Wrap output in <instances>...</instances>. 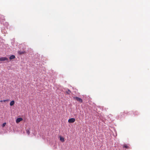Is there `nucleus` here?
<instances>
[{
  "label": "nucleus",
  "instance_id": "nucleus-10",
  "mask_svg": "<svg viewBox=\"0 0 150 150\" xmlns=\"http://www.w3.org/2000/svg\"><path fill=\"white\" fill-rule=\"evenodd\" d=\"M71 92L70 91L69 89H68V91L66 92V93L67 94H70V93H71Z\"/></svg>",
  "mask_w": 150,
  "mask_h": 150
},
{
  "label": "nucleus",
  "instance_id": "nucleus-2",
  "mask_svg": "<svg viewBox=\"0 0 150 150\" xmlns=\"http://www.w3.org/2000/svg\"><path fill=\"white\" fill-rule=\"evenodd\" d=\"M75 121V119L74 118H71L68 120V122L69 123H74Z\"/></svg>",
  "mask_w": 150,
  "mask_h": 150
},
{
  "label": "nucleus",
  "instance_id": "nucleus-13",
  "mask_svg": "<svg viewBox=\"0 0 150 150\" xmlns=\"http://www.w3.org/2000/svg\"><path fill=\"white\" fill-rule=\"evenodd\" d=\"M6 124V123H4L2 125V127H4V126H5Z\"/></svg>",
  "mask_w": 150,
  "mask_h": 150
},
{
  "label": "nucleus",
  "instance_id": "nucleus-7",
  "mask_svg": "<svg viewBox=\"0 0 150 150\" xmlns=\"http://www.w3.org/2000/svg\"><path fill=\"white\" fill-rule=\"evenodd\" d=\"M15 58V56L14 55H12L9 57V59L10 60H11L13 59H14Z\"/></svg>",
  "mask_w": 150,
  "mask_h": 150
},
{
  "label": "nucleus",
  "instance_id": "nucleus-1",
  "mask_svg": "<svg viewBox=\"0 0 150 150\" xmlns=\"http://www.w3.org/2000/svg\"><path fill=\"white\" fill-rule=\"evenodd\" d=\"M8 59L6 57H0V61H8ZM1 63L0 62V63Z\"/></svg>",
  "mask_w": 150,
  "mask_h": 150
},
{
  "label": "nucleus",
  "instance_id": "nucleus-14",
  "mask_svg": "<svg viewBox=\"0 0 150 150\" xmlns=\"http://www.w3.org/2000/svg\"><path fill=\"white\" fill-rule=\"evenodd\" d=\"M0 102H2V100H0Z\"/></svg>",
  "mask_w": 150,
  "mask_h": 150
},
{
  "label": "nucleus",
  "instance_id": "nucleus-11",
  "mask_svg": "<svg viewBox=\"0 0 150 150\" xmlns=\"http://www.w3.org/2000/svg\"><path fill=\"white\" fill-rule=\"evenodd\" d=\"M26 132L28 134V135H29L30 133V131L28 129H26Z\"/></svg>",
  "mask_w": 150,
  "mask_h": 150
},
{
  "label": "nucleus",
  "instance_id": "nucleus-5",
  "mask_svg": "<svg viewBox=\"0 0 150 150\" xmlns=\"http://www.w3.org/2000/svg\"><path fill=\"white\" fill-rule=\"evenodd\" d=\"M123 148H125L126 149H129V145L125 144L123 145Z\"/></svg>",
  "mask_w": 150,
  "mask_h": 150
},
{
  "label": "nucleus",
  "instance_id": "nucleus-4",
  "mask_svg": "<svg viewBox=\"0 0 150 150\" xmlns=\"http://www.w3.org/2000/svg\"><path fill=\"white\" fill-rule=\"evenodd\" d=\"M74 99L79 102H82V99L79 98L77 97H75L74 98Z\"/></svg>",
  "mask_w": 150,
  "mask_h": 150
},
{
  "label": "nucleus",
  "instance_id": "nucleus-3",
  "mask_svg": "<svg viewBox=\"0 0 150 150\" xmlns=\"http://www.w3.org/2000/svg\"><path fill=\"white\" fill-rule=\"evenodd\" d=\"M23 120V119L22 118H21V117L18 118L16 119V122L17 123H18L22 121Z\"/></svg>",
  "mask_w": 150,
  "mask_h": 150
},
{
  "label": "nucleus",
  "instance_id": "nucleus-12",
  "mask_svg": "<svg viewBox=\"0 0 150 150\" xmlns=\"http://www.w3.org/2000/svg\"><path fill=\"white\" fill-rule=\"evenodd\" d=\"M9 101V100L7 99L2 100V102H6V101Z\"/></svg>",
  "mask_w": 150,
  "mask_h": 150
},
{
  "label": "nucleus",
  "instance_id": "nucleus-8",
  "mask_svg": "<svg viewBox=\"0 0 150 150\" xmlns=\"http://www.w3.org/2000/svg\"><path fill=\"white\" fill-rule=\"evenodd\" d=\"M15 103V101L14 100H12L11 102L10 103V106H12L14 105Z\"/></svg>",
  "mask_w": 150,
  "mask_h": 150
},
{
  "label": "nucleus",
  "instance_id": "nucleus-9",
  "mask_svg": "<svg viewBox=\"0 0 150 150\" xmlns=\"http://www.w3.org/2000/svg\"><path fill=\"white\" fill-rule=\"evenodd\" d=\"M60 139L62 142H64V138L61 136L60 137Z\"/></svg>",
  "mask_w": 150,
  "mask_h": 150
},
{
  "label": "nucleus",
  "instance_id": "nucleus-6",
  "mask_svg": "<svg viewBox=\"0 0 150 150\" xmlns=\"http://www.w3.org/2000/svg\"><path fill=\"white\" fill-rule=\"evenodd\" d=\"M25 53L24 51H18V53L19 54H24Z\"/></svg>",
  "mask_w": 150,
  "mask_h": 150
}]
</instances>
